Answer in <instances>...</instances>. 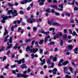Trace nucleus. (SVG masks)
I'll list each match as a JSON object with an SVG mask.
<instances>
[{
  "instance_id": "cd10ccee",
  "label": "nucleus",
  "mask_w": 78,
  "mask_h": 78,
  "mask_svg": "<svg viewBox=\"0 0 78 78\" xmlns=\"http://www.w3.org/2000/svg\"><path fill=\"white\" fill-rule=\"evenodd\" d=\"M49 31H52V30H53L52 31L53 33L54 32V31H55V29L53 28H51L50 29H49Z\"/></svg>"
},
{
  "instance_id": "423d86ee",
  "label": "nucleus",
  "mask_w": 78,
  "mask_h": 78,
  "mask_svg": "<svg viewBox=\"0 0 78 78\" xmlns=\"http://www.w3.org/2000/svg\"><path fill=\"white\" fill-rule=\"evenodd\" d=\"M52 72L53 73V74H56L57 72H58V70L57 69L54 68L52 70Z\"/></svg>"
},
{
  "instance_id": "0eeeda50",
  "label": "nucleus",
  "mask_w": 78,
  "mask_h": 78,
  "mask_svg": "<svg viewBox=\"0 0 78 78\" xmlns=\"http://www.w3.org/2000/svg\"><path fill=\"white\" fill-rule=\"evenodd\" d=\"M12 47V45L11 44H10L9 45L6 47L5 49L6 50H9V49L10 48H11Z\"/></svg>"
},
{
  "instance_id": "4be33fe9",
  "label": "nucleus",
  "mask_w": 78,
  "mask_h": 78,
  "mask_svg": "<svg viewBox=\"0 0 78 78\" xmlns=\"http://www.w3.org/2000/svg\"><path fill=\"white\" fill-rule=\"evenodd\" d=\"M12 37L10 38L9 40V42L10 44H11V43H12Z\"/></svg>"
},
{
  "instance_id": "ea45409f",
  "label": "nucleus",
  "mask_w": 78,
  "mask_h": 78,
  "mask_svg": "<svg viewBox=\"0 0 78 78\" xmlns=\"http://www.w3.org/2000/svg\"><path fill=\"white\" fill-rule=\"evenodd\" d=\"M10 52H11V51H8L6 53L7 55L9 56V53H10Z\"/></svg>"
},
{
  "instance_id": "e433bc0d",
  "label": "nucleus",
  "mask_w": 78,
  "mask_h": 78,
  "mask_svg": "<svg viewBox=\"0 0 78 78\" xmlns=\"http://www.w3.org/2000/svg\"><path fill=\"white\" fill-rule=\"evenodd\" d=\"M75 0H73V3H70V4L71 5H74V4H75Z\"/></svg>"
},
{
  "instance_id": "f3484780",
  "label": "nucleus",
  "mask_w": 78,
  "mask_h": 78,
  "mask_svg": "<svg viewBox=\"0 0 78 78\" xmlns=\"http://www.w3.org/2000/svg\"><path fill=\"white\" fill-rule=\"evenodd\" d=\"M50 7L53 8H55V9H57V7L55 5H51L50 6Z\"/></svg>"
},
{
  "instance_id": "a18cd8bd",
  "label": "nucleus",
  "mask_w": 78,
  "mask_h": 78,
  "mask_svg": "<svg viewBox=\"0 0 78 78\" xmlns=\"http://www.w3.org/2000/svg\"><path fill=\"white\" fill-rule=\"evenodd\" d=\"M65 77L66 78H71V77L70 76H68L67 75H66L65 76Z\"/></svg>"
},
{
  "instance_id": "bf43d9fd",
  "label": "nucleus",
  "mask_w": 78,
  "mask_h": 78,
  "mask_svg": "<svg viewBox=\"0 0 78 78\" xmlns=\"http://www.w3.org/2000/svg\"><path fill=\"white\" fill-rule=\"evenodd\" d=\"M63 59H62L60 60L59 62H61V63H62V62H63Z\"/></svg>"
},
{
  "instance_id": "0e129e2a",
  "label": "nucleus",
  "mask_w": 78,
  "mask_h": 78,
  "mask_svg": "<svg viewBox=\"0 0 78 78\" xmlns=\"http://www.w3.org/2000/svg\"><path fill=\"white\" fill-rule=\"evenodd\" d=\"M51 12L52 13H54L55 12V9H52Z\"/></svg>"
},
{
  "instance_id": "6ab92c4d",
  "label": "nucleus",
  "mask_w": 78,
  "mask_h": 78,
  "mask_svg": "<svg viewBox=\"0 0 78 78\" xmlns=\"http://www.w3.org/2000/svg\"><path fill=\"white\" fill-rule=\"evenodd\" d=\"M73 36H76V37L78 36V35L77 34H76V33L75 32H73Z\"/></svg>"
},
{
  "instance_id": "7c9ffc66",
  "label": "nucleus",
  "mask_w": 78,
  "mask_h": 78,
  "mask_svg": "<svg viewBox=\"0 0 78 78\" xmlns=\"http://www.w3.org/2000/svg\"><path fill=\"white\" fill-rule=\"evenodd\" d=\"M17 66V65L16 64H15L13 66H10V67L12 68H14V67H16Z\"/></svg>"
},
{
  "instance_id": "a19ab883",
  "label": "nucleus",
  "mask_w": 78,
  "mask_h": 78,
  "mask_svg": "<svg viewBox=\"0 0 78 78\" xmlns=\"http://www.w3.org/2000/svg\"><path fill=\"white\" fill-rule=\"evenodd\" d=\"M43 42H44V41L41 40L40 41V42L39 43V44H43Z\"/></svg>"
},
{
  "instance_id": "bb28decb",
  "label": "nucleus",
  "mask_w": 78,
  "mask_h": 78,
  "mask_svg": "<svg viewBox=\"0 0 78 78\" xmlns=\"http://www.w3.org/2000/svg\"><path fill=\"white\" fill-rule=\"evenodd\" d=\"M25 66H26V65L25 64H23L21 66V67L22 69H23L24 68V67H25Z\"/></svg>"
},
{
  "instance_id": "09e8293b",
  "label": "nucleus",
  "mask_w": 78,
  "mask_h": 78,
  "mask_svg": "<svg viewBox=\"0 0 78 78\" xmlns=\"http://www.w3.org/2000/svg\"><path fill=\"white\" fill-rule=\"evenodd\" d=\"M37 30V28L36 27H34L33 28V31H35L36 30Z\"/></svg>"
},
{
  "instance_id": "13d9d810",
  "label": "nucleus",
  "mask_w": 78,
  "mask_h": 78,
  "mask_svg": "<svg viewBox=\"0 0 78 78\" xmlns=\"http://www.w3.org/2000/svg\"><path fill=\"white\" fill-rule=\"evenodd\" d=\"M35 42V41H33L32 42L31 44L32 45H33V44H34V43Z\"/></svg>"
},
{
  "instance_id": "5fc2aeb1",
  "label": "nucleus",
  "mask_w": 78,
  "mask_h": 78,
  "mask_svg": "<svg viewBox=\"0 0 78 78\" xmlns=\"http://www.w3.org/2000/svg\"><path fill=\"white\" fill-rule=\"evenodd\" d=\"M66 16H68V17H70V14L69 13H66Z\"/></svg>"
},
{
  "instance_id": "58836bf2",
  "label": "nucleus",
  "mask_w": 78,
  "mask_h": 78,
  "mask_svg": "<svg viewBox=\"0 0 78 78\" xmlns=\"http://www.w3.org/2000/svg\"><path fill=\"white\" fill-rule=\"evenodd\" d=\"M43 52V49H40V54H42Z\"/></svg>"
},
{
  "instance_id": "c85d7f7f",
  "label": "nucleus",
  "mask_w": 78,
  "mask_h": 78,
  "mask_svg": "<svg viewBox=\"0 0 78 78\" xmlns=\"http://www.w3.org/2000/svg\"><path fill=\"white\" fill-rule=\"evenodd\" d=\"M41 21H42V19H39L37 20L36 22L37 23H39V22H41Z\"/></svg>"
},
{
  "instance_id": "69168bd1",
  "label": "nucleus",
  "mask_w": 78,
  "mask_h": 78,
  "mask_svg": "<svg viewBox=\"0 0 78 78\" xmlns=\"http://www.w3.org/2000/svg\"><path fill=\"white\" fill-rule=\"evenodd\" d=\"M78 72V70H76L75 72V75H76Z\"/></svg>"
},
{
  "instance_id": "f704fd0d",
  "label": "nucleus",
  "mask_w": 78,
  "mask_h": 78,
  "mask_svg": "<svg viewBox=\"0 0 78 78\" xmlns=\"http://www.w3.org/2000/svg\"><path fill=\"white\" fill-rule=\"evenodd\" d=\"M6 56H4L2 59V61H5V60H6Z\"/></svg>"
},
{
  "instance_id": "a878e982",
  "label": "nucleus",
  "mask_w": 78,
  "mask_h": 78,
  "mask_svg": "<svg viewBox=\"0 0 78 78\" xmlns=\"http://www.w3.org/2000/svg\"><path fill=\"white\" fill-rule=\"evenodd\" d=\"M51 66H48V68H51V67H52V68H53V66H54V63H51Z\"/></svg>"
},
{
  "instance_id": "5701e85b",
  "label": "nucleus",
  "mask_w": 78,
  "mask_h": 78,
  "mask_svg": "<svg viewBox=\"0 0 78 78\" xmlns=\"http://www.w3.org/2000/svg\"><path fill=\"white\" fill-rule=\"evenodd\" d=\"M53 62H55V61H57V58L56 57H53Z\"/></svg>"
},
{
  "instance_id": "052dcab7",
  "label": "nucleus",
  "mask_w": 78,
  "mask_h": 78,
  "mask_svg": "<svg viewBox=\"0 0 78 78\" xmlns=\"http://www.w3.org/2000/svg\"><path fill=\"white\" fill-rule=\"evenodd\" d=\"M69 70H70V71H71V72H72V68L71 67H69Z\"/></svg>"
},
{
  "instance_id": "9d476101",
  "label": "nucleus",
  "mask_w": 78,
  "mask_h": 78,
  "mask_svg": "<svg viewBox=\"0 0 78 78\" xmlns=\"http://www.w3.org/2000/svg\"><path fill=\"white\" fill-rule=\"evenodd\" d=\"M1 17L3 19H4L5 20H8V16H5L4 15H2Z\"/></svg>"
},
{
  "instance_id": "3c124183",
  "label": "nucleus",
  "mask_w": 78,
  "mask_h": 78,
  "mask_svg": "<svg viewBox=\"0 0 78 78\" xmlns=\"http://www.w3.org/2000/svg\"><path fill=\"white\" fill-rule=\"evenodd\" d=\"M64 31L65 33H67V29H65L64 30Z\"/></svg>"
},
{
  "instance_id": "c03bdc74",
  "label": "nucleus",
  "mask_w": 78,
  "mask_h": 78,
  "mask_svg": "<svg viewBox=\"0 0 78 78\" xmlns=\"http://www.w3.org/2000/svg\"><path fill=\"white\" fill-rule=\"evenodd\" d=\"M21 23V21H20V20H18L17 21V24H20V23Z\"/></svg>"
},
{
  "instance_id": "c9c22d12",
  "label": "nucleus",
  "mask_w": 78,
  "mask_h": 78,
  "mask_svg": "<svg viewBox=\"0 0 78 78\" xmlns=\"http://www.w3.org/2000/svg\"><path fill=\"white\" fill-rule=\"evenodd\" d=\"M50 45H53L55 44V42L54 41H51L50 42Z\"/></svg>"
},
{
  "instance_id": "6e6552de",
  "label": "nucleus",
  "mask_w": 78,
  "mask_h": 78,
  "mask_svg": "<svg viewBox=\"0 0 78 78\" xmlns=\"http://www.w3.org/2000/svg\"><path fill=\"white\" fill-rule=\"evenodd\" d=\"M63 5H64V4H60L58 5L59 7V8H62L61 9H59V11H62L63 10Z\"/></svg>"
},
{
  "instance_id": "412c9836",
  "label": "nucleus",
  "mask_w": 78,
  "mask_h": 78,
  "mask_svg": "<svg viewBox=\"0 0 78 78\" xmlns=\"http://www.w3.org/2000/svg\"><path fill=\"white\" fill-rule=\"evenodd\" d=\"M21 60V64L22 63H22H25V59L24 58H23L22 59H20Z\"/></svg>"
},
{
  "instance_id": "774afa93",
  "label": "nucleus",
  "mask_w": 78,
  "mask_h": 78,
  "mask_svg": "<svg viewBox=\"0 0 78 78\" xmlns=\"http://www.w3.org/2000/svg\"><path fill=\"white\" fill-rule=\"evenodd\" d=\"M11 30L12 31H14V26H12L11 27Z\"/></svg>"
},
{
  "instance_id": "8fccbe9b",
  "label": "nucleus",
  "mask_w": 78,
  "mask_h": 78,
  "mask_svg": "<svg viewBox=\"0 0 78 78\" xmlns=\"http://www.w3.org/2000/svg\"><path fill=\"white\" fill-rule=\"evenodd\" d=\"M58 66H63L62 63L61 64V63L59 62L58 64Z\"/></svg>"
},
{
  "instance_id": "338daca9",
  "label": "nucleus",
  "mask_w": 78,
  "mask_h": 78,
  "mask_svg": "<svg viewBox=\"0 0 78 78\" xmlns=\"http://www.w3.org/2000/svg\"><path fill=\"white\" fill-rule=\"evenodd\" d=\"M78 48H76L74 49V51H78Z\"/></svg>"
},
{
  "instance_id": "e2e57ef3",
  "label": "nucleus",
  "mask_w": 78,
  "mask_h": 78,
  "mask_svg": "<svg viewBox=\"0 0 78 78\" xmlns=\"http://www.w3.org/2000/svg\"><path fill=\"white\" fill-rule=\"evenodd\" d=\"M63 38H66L67 37V35L65 34L63 36Z\"/></svg>"
},
{
  "instance_id": "49530a36",
  "label": "nucleus",
  "mask_w": 78,
  "mask_h": 78,
  "mask_svg": "<svg viewBox=\"0 0 78 78\" xmlns=\"http://www.w3.org/2000/svg\"><path fill=\"white\" fill-rule=\"evenodd\" d=\"M53 58V55L49 57V59L51 60Z\"/></svg>"
},
{
  "instance_id": "4d7b16f0",
  "label": "nucleus",
  "mask_w": 78,
  "mask_h": 78,
  "mask_svg": "<svg viewBox=\"0 0 78 78\" xmlns=\"http://www.w3.org/2000/svg\"><path fill=\"white\" fill-rule=\"evenodd\" d=\"M55 51H58V49L57 48H55L54 50Z\"/></svg>"
},
{
  "instance_id": "dca6fc26",
  "label": "nucleus",
  "mask_w": 78,
  "mask_h": 78,
  "mask_svg": "<svg viewBox=\"0 0 78 78\" xmlns=\"http://www.w3.org/2000/svg\"><path fill=\"white\" fill-rule=\"evenodd\" d=\"M67 67H64V72H65V73H66V72L68 70Z\"/></svg>"
},
{
  "instance_id": "72a5a7b5",
  "label": "nucleus",
  "mask_w": 78,
  "mask_h": 78,
  "mask_svg": "<svg viewBox=\"0 0 78 78\" xmlns=\"http://www.w3.org/2000/svg\"><path fill=\"white\" fill-rule=\"evenodd\" d=\"M31 41V39H29L28 40H26V42H30Z\"/></svg>"
},
{
  "instance_id": "2eb2a0df",
  "label": "nucleus",
  "mask_w": 78,
  "mask_h": 78,
  "mask_svg": "<svg viewBox=\"0 0 78 78\" xmlns=\"http://www.w3.org/2000/svg\"><path fill=\"white\" fill-rule=\"evenodd\" d=\"M21 3L23 5H24L25 3H27V0H25V1H21Z\"/></svg>"
},
{
  "instance_id": "864d4df0",
  "label": "nucleus",
  "mask_w": 78,
  "mask_h": 78,
  "mask_svg": "<svg viewBox=\"0 0 78 78\" xmlns=\"http://www.w3.org/2000/svg\"><path fill=\"white\" fill-rule=\"evenodd\" d=\"M55 14L56 16H59V13L58 12H56L55 13Z\"/></svg>"
},
{
  "instance_id": "4468645a",
  "label": "nucleus",
  "mask_w": 78,
  "mask_h": 78,
  "mask_svg": "<svg viewBox=\"0 0 78 78\" xmlns=\"http://www.w3.org/2000/svg\"><path fill=\"white\" fill-rule=\"evenodd\" d=\"M31 49H30V47L28 46L26 49V51L27 52H28L29 51H30Z\"/></svg>"
},
{
  "instance_id": "de8ad7c7",
  "label": "nucleus",
  "mask_w": 78,
  "mask_h": 78,
  "mask_svg": "<svg viewBox=\"0 0 78 78\" xmlns=\"http://www.w3.org/2000/svg\"><path fill=\"white\" fill-rule=\"evenodd\" d=\"M60 44L62 46L63 45V42L62 41H60Z\"/></svg>"
},
{
  "instance_id": "4c0bfd02",
  "label": "nucleus",
  "mask_w": 78,
  "mask_h": 78,
  "mask_svg": "<svg viewBox=\"0 0 78 78\" xmlns=\"http://www.w3.org/2000/svg\"><path fill=\"white\" fill-rule=\"evenodd\" d=\"M74 10L76 11H78V8L77 7H75L74 8Z\"/></svg>"
},
{
  "instance_id": "6e6d98bb",
  "label": "nucleus",
  "mask_w": 78,
  "mask_h": 78,
  "mask_svg": "<svg viewBox=\"0 0 78 78\" xmlns=\"http://www.w3.org/2000/svg\"><path fill=\"white\" fill-rule=\"evenodd\" d=\"M69 31L70 34H72V31L70 30H69Z\"/></svg>"
},
{
  "instance_id": "2f4dec72",
  "label": "nucleus",
  "mask_w": 78,
  "mask_h": 78,
  "mask_svg": "<svg viewBox=\"0 0 78 78\" xmlns=\"http://www.w3.org/2000/svg\"><path fill=\"white\" fill-rule=\"evenodd\" d=\"M9 66V64H8L7 66L5 67L4 68L6 69H8V67Z\"/></svg>"
},
{
  "instance_id": "39448f33",
  "label": "nucleus",
  "mask_w": 78,
  "mask_h": 78,
  "mask_svg": "<svg viewBox=\"0 0 78 78\" xmlns=\"http://www.w3.org/2000/svg\"><path fill=\"white\" fill-rule=\"evenodd\" d=\"M38 51V49L36 48L35 49L31 48L30 50V53H36L37 51Z\"/></svg>"
},
{
  "instance_id": "f03ea898",
  "label": "nucleus",
  "mask_w": 78,
  "mask_h": 78,
  "mask_svg": "<svg viewBox=\"0 0 78 78\" xmlns=\"http://www.w3.org/2000/svg\"><path fill=\"white\" fill-rule=\"evenodd\" d=\"M48 23L50 26H51V24H52L53 25H55V26H60V24H58V23L56 22H54L53 20H51L50 21H48Z\"/></svg>"
},
{
  "instance_id": "680f3d73",
  "label": "nucleus",
  "mask_w": 78,
  "mask_h": 78,
  "mask_svg": "<svg viewBox=\"0 0 78 78\" xmlns=\"http://www.w3.org/2000/svg\"><path fill=\"white\" fill-rule=\"evenodd\" d=\"M21 30V29L20 27H19L18 29V32H20V30Z\"/></svg>"
},
{
  "instance_id": "79ce46f5",
  "label": "nucleus",
  "mask_w": 78,
  "mask_h": 78,
  "mask_svg": "<svg viewBox=\"0 0 78 78\" xmlns=\"http://www.w3.org/2000/svg\"><path fill=\"white\" fill-rule=\"evenodd\" d=\"M40 33H42V34H44L45 33V32L44 31V30H43L41 31Z\"/></svg>"
},
{
  "instance_id": "f8f14e48",
  "label": "nucleus",
  "mask_w": 78,
  "mask_h": 78,
  "mask_svg": "<svg viewBox=\"0 0 78 78\" xmlns=\"http://www.w3.org/2000/svg\"><path fill=\"white\" fill-rule=\"evenodd\" d=\"M47 63L48 65L51 64V60L50 59H48L47 60Z\"/></svg>"
},
{
  "instance_id": "20e7f679",
  "label": "nucleus",
  "mask_w": 78,
  "mask_h": 78,
  "mask_svg": "<svg viewBox=\"0 0 78 78\" xmlns=\"http://www.w3.org/2000/svg\"><path fill=\"white\" fill-rule=\"evenodd\" d=\"M33 22H35V20L33 18L32 19H29L27 21V23H33Z\"/></svg>"
},
{
  "instance_id": "c756f323",
  "label": "nucleus",
  "mask_w": 78,
  "mask_h": 78,
  "mask_svg": "<svg viewBox=\"0 0 78 78\" xmlns=\"http://www.w3.org/2000/svg\"><path fill=\"white\" fill-rule=\"evenodd\" d=\"M8 6H14V4L11 3H9L8 4Z\"/></svg>"
},
{
  "instance_id": "603ef678",
  "label": "nucleus",
  "mask_w": 78,
  "mask_h": 78,
  "mask_svg": "<svg viewBox=\"0 0 78 78\" xmlns=\"http://www.w3.org/2000/svg\"><path fill=\"white\" fill-rule=\"evenodd\" d=\"M30 8H31V7H30V6H28V7L27 8V10L29 11V10L30 9Z\"/></svg>"
},
{
  "instance_id": "aec40b11",
  "label": "nucleus",
  "mask_w": 78,
  "mask_h": 78,
  "mask_svg": "<svg viewBox=\"0 0 78 78\" xmlns=\"http://www.w3.org/2000/svg\"><path fill=\"white\" fill-rule=\"evenodd\" d=\"M67 63H68V62L67 61H66V62H62V65L63 66H66V65H67Z\"/></svg>"
},
{
  "instance_id": "9b49d317",
  "label": "nucleus",
  "mask_w": 78,
  "mask_h": 78,
  "mask_svg": "<svg viewBox=\"0 0 78 78\" xmlns=\"http://www.w3.org/2000/svg\"><path fill=\"white\" fill-rule=\"evenodd\" d=\"M8 34V31L6 28H5V32L4 33V36H6V34Z\"/></svg>"
},
{
  "instance_id": "393cba45",
  "label": "nucleus",
  "mask_w": 78,
  "mask_h": 78,
  "mask_svg": "<svg viewBox=\"0 0 78 78\" xmlns=\"http://www.w3.org/2000/svg\"><path fill=\"white\" fill-rule=\"evenodd\" d=\"M50 33V31H48L47 32H45L44 33V34H45V35H46L47 36L49 34V33Z\"/></svg>"
},
{
  "instance_id": "f257e3e1",
  "label": "nucleus",
  "mask_w": 78,
  "mask_h": 78,
  "mask_svg": "<svg viewBox=\"0 0 78 78\" xmlns=\"http://www.w3.org/2000/svg\"><path fill=\"white\" fill-rule=\"evenodd\" d=\"M13 12H12V11L11 10H8L7 13L9 15H10V14H11V13L13 15V16L12 17H14V16H17V15H18V14H17V10H13Z\"/></svg>"
},
{
  "instance_id": "473e14b6",
  "label": "nucleus",
  "mask_w": 78,
  "mask_h": 78,
  "mask_svg": "<svg viewBox=\"0 0 78 78\" xmlns=\"http://www.w3.org/2000/svg\"><path fill=\"white\" fill-rule=\"evenodd\" d=\"M44 3L43 2H41L39 3V5H44Z\"/></svg>"
},
{
  "instance_id": "ddd939ff",
  "label": "nucleus",
  "mask_w": 78,
  "mask_h": 78,
  "mask_svg": "<svg viewBox=\"0 0 78 78\" xmlns=\"http://www.w3.org/2000/svg\"><path fill=\"white\" fill-rule=\"evenodd\" d=\"M15 62H17L19 64H21V60H20L19 61L18 60H16Z\"/></svg>"
},
{
  "instance_id": "7ed1b4c3",
  "label": "nucleus",
  "mask_w": 78,
  "mask_h": 78,
  "mask_svg": "<svg viewBox=\"0 0 78 78\" xmlns=\"http://www.w3.org/2000/svg\"><path fill=\"white\" fill-rule=\"evenodd\" d=\"M17 76L19 78H20V77H24V78H27V77H28V75H23L20 73H18L17 74Z\"/></svg>"
},
{
  "instance_id": "a211bd4d",
  "label": "nucleus",
  "mask_w": 78,
  "mask_h": 78,
  "mask_svg": "<svg viewBox=\"0 0 78 78\" xmlns=\"http://www.w3.org/2000/svg\"><path fill=\"white\" fill-rule=\"evenodd\" d=\"M45 11L47 12H51L50 11V9H48L46 10H45Z\"/></svg>"
},
{
  "instance_id": "1a4fd4ad",
  "label": "nucleus",
  "mask_w": 78,
  "mask_h": 78,
  "mask_svg": "<svg viewBox=\"0 0 78 78\" xmlns=\"http://www.w3.org/2000/svg\"><path fill=\"white\" fill-rule=\"evenodd\" d=\"M40 60L41 62H42L43 61V62L41 63L42 65H44V64L45 63V59H43L42 60L41 58H40Z\"/></svg>"
},
{
  "instance_id": "37998d69",
  "label": "nucleus",
  "mask_w": 78,
  "mask_h": 78,
  "mask_svg": "<svg viewBox=\"0 0 78 78\" xmlns=\"http://www.w3.org/2000/svg\"><path fill=\"white\" fill-rule=\"evenodd\" d=\"M1 22L3 23H5V20L3 19V20H1Z\"/></svg>"
},
{
  "instance_id": "b1692460",
  "label": "nucleus",
  "mask_w": 78,
  "mask_h": 78,
  "mask_svg": "<svg viewBox=\"0 0 78 78\" xmlns=\"http://www.w3.org/2000/svg\"><path fill=\"white\" fill-rule=\"evenodd\" d=\"M73 48V46L72 45H69L68 46V49L69 50H72Z\"/></svg>"
}]
</instances>
